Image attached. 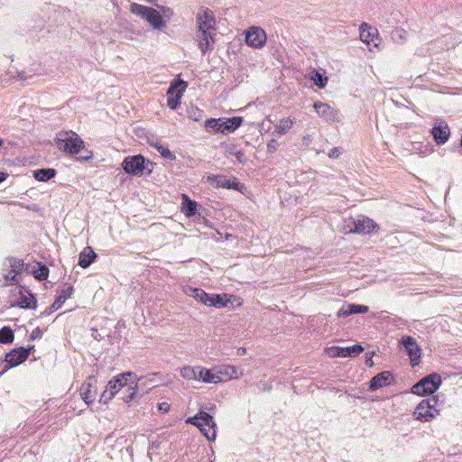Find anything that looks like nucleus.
I'll use <instances>...</instances> for the list:
<instances>
[{"instance_id":"c9c22d12","label":"nucleus","mask_w":462,"mask_h":462,"mask_svg":"<svg viewBox=\"0 0 462 462\" xmlns=\"http://www.w3.org/2000/svg\"><path fill=\"white\" fill-rule=\"evenodd\" d=\"M150 145L157 150L162 158L175 160L176 156L169 150L167 146L161 144L159 142H151Z\"/></svg>"},{"instance_id":"412c9836","label":"nucleus","mask_w":462,"mask_h":462,"mask_svg":"<svg viewBox=\"0 0 462 462\" xmlns=\"http://www.w3.org/2000/svg\"><path fill=\"white\" fill-rule=\"evenodd\" d=\"M368 310V306L356 303H348L342 306V308L337 311V316L346 318L354 314L366 313Z\"/></svg>"},{"instance_id":"a211bd4d","label":"nucleus","mask_w":462,"mask_h":462,"mask_svg":"<svg viewBox=\"0 0 462 462\" xmlns=\"http://www.w3.org/2000/svg\"><path fill=\"white\" fill-rule=\"evenodd\" d=\"M415 420L429 422L437 417L436 413L430 410L429 401H420L413 412Z\"/></svg>"},{"instance_id":"0eeeda50","label":"nucleus","mask_w":462,"mask_h":462,"mask_svg":"<svg viewBox=\"0 0 462 462\" xmlns=\"http://www.w3.org/2000/svg\"><path fill=\"white\" fill-rule=\"evenodd\" d=\"M188 87V83L183 79H173L167 90V105L171 110H175L180 104L181 97Z\"/></svg>"},{"instance_id":"c85d7f7f","label":"nucleus","mask_w":462,"mask_h":462,"mask_svg":"<svg viewBox=\"0 0 462 462\" xmlns=\"http://www.w3.org/2000/svg\"><path fill=\"white\" fill-rule=\"evenodd\" d=\"M128 378L132 381L140 382L141 378H137V375L134 372H125L121 373L116 376H114L112 379H117L118 383L116 384L120 387V389L127 388V380Z\"/></svg>"},{"instance_id":"f3484780","label":"nucleus","mask_w":462,"mask_h":462,"mask_svg":"<svg viewBox=\"0 0 462 462\" xmlns=\"http://www.w3.org/2000/svg\"><path fill=\"white\" fill-rule=\"evenodd\" d=\"M199 32H210L215 30L216 20L213 12L206 9L197 14Z\"/></svg>"},{"instance_id":"72a5a7b5","label":"nucleus","mask_w":462,"mask_h":462,"mask_svg":"<svg viewBox=\"0 0 462 462\" xmlns=\"http://www.w3.org/2000/svg\"><path fill=\"white\" fill-rule=\"evenodd\" d=\"M205 128L208 132H214V133H221L223 134L222 130V118H209L205 121Z\"/></svg>"},{"instance_id":"423d86ee","label":"nucleus","mask_w":462,"mask_h":462,"mask_svg":"<svg viewBox=\"0 0 462 462\" xmlns=\"http://www.w3.org/2000/svg\"><path fill=\"white\" fill-rule=\"evenodd\" d=\"M59 147L69 154H78L84 148L83 140L74 132L60 133Z\"/></svg>"},{"instance_id":"1a4fd4ad","label":"nucleus","mask_w":462,"mask_h":462,"mask_svg":"<svg viewBox=\"0 0 462 462\" xmlns=\"http://www.w3.org/2000/svg\"><path fill=\"white\" fill-rule=\"evenodd\" d=\"M28 359V352L24 350L23 346L14 348L5 356V362L7 365L0 373V375L5 373L8 369L18 366Z\"/></svg>"},{"instance_id":"dca6fc26","label":"nucleus","mask_w":462,"mask_h":462,"mask_svg":"<svg viewBox=\"0 0 462 462\" xmlns=\"http://www.w3.org/2000/svg\"><path fill=\"white\" fill-rule=\"evenodd\" d=\"M394 382L393 374L391 371H383L373 376L369 382V390L374 392L383 386L391 385Z\"/></svg>"},{"instance_id":"79ce46f5","label":"nucleus","mask_w":462,"mask_h":462,"mask_svg":"<svg viewBox=\"0 0 462 462\" xmlns=\"http://www.w3.org/2000/svg\"><path fill=\"white\" fill-rule=\"evenodd\" d=\"M313 79L315 85L319 87V88H325L328 82V78L324 77L322 74H320L318 71H315L314 75L311 77Z\"/></svg>"},{"instance_id":"9d476101","label":"nucleus","mask_w":462,"mask_h":462,"mask_svg":"<svg viewBox=\"0 0 462 462\" xmlns=\"http://www.w3.org/2000/svg\"><path fill=\"white\" fill-rule=\"evenodd\" d=\"M266 39V33L261 27L251 26L245 31V43L252 48H262Z\"/></svg>"},{"instance_id":"c03bdc74","label":"nucleus","mask_w":462,"mask_h":462,"mask_svg":"<svg viewBox=\"0 0 462 462\" xmlns=\"http://www.w3.org/2000/svg\"><path fill=\"white\" fill-rule=\"evenodd\" d=\"M116 383H118L117 379H111L108 381L106 386L109 393H114V396L121 390L120 387L116 384Z\"/></svg>"},{"instance_id":"49530a36","label":"nucleus","mask_w":462,"mask_h":462,"mask_svg":"<svg viewBox=\"0 0 462 462\" xmlns=\"http://www.w3.org/2000/svg\"><path fill=\"white\" fill-rule=\"evenodd\" d=\"M341 349H342V347H340V346H332V347L327 348V352L330 357H341V352H340Z\"/></svg>"},{"instance_id":"4c0bfd02","label":"nucleus","mask_w":462,"mask_h":462,"mask_svg":"<svg viewBox=\"0 0 462 462\" xmlns=\"http://www.w3.org/2000/svg\"><path fill=\"white\" fill-rule=\"evenodd\" d=\"M192 296L198 301H199L207 306H209V303L211 301L210 296H212V294L207 293L204 290H202L200 288H195L193 290Z\"/></svg>"},{"instance_id":"e433bc0d","label":"nucleus","mask_w":462,"mask_h":462,"mask_svg":"<svg viewBox=\"0 0 462 462\" xmlns=\"http://www.w3.org/2000/svg\"><path fill=\"white\" fill-rule=\"evenodd\" d=\"M14 340V330L9 326H5L0 328V343L11 344Z\"/></svg>"},{"instance_id":"c756f323","label":"nucleus","mask_w":462,"mask_h":462,"mask_svg":"<svg viewBox=\"0 0 462 462\" xmlns=\"http://www.w3.org/2000/svg\"><path fill=\"white\" fill-rule=\"evenodd\" d=\"M138 383L139 382L134 383V381H132V382H130V383H128V386L124 391L123 396H122V400L125 402L129 403L130 402H132L133 400L135 399V397L137 395L136 389H137Z\"/></svg>"},{"instance_id":"ddd939ff","label":"nucleus","mask_w":462,"mask_h":462,"mask_svg":"<svg viewBox=\"0 0 462 462\" xmlns=\"http://www.w3.org/2000/svg\"><path fill=\"white\" fill-rule=\"evenodd\" d=\"M208 182L216 188H224L238 191H241V189L244 187L236 177L226 179L224 176L209 175L208 177Z\"/></svg>"},{"instance_id":"58836bf2","label":"nucleus","mask_w":462,"mask_h":462,"mask_svg":"<svg viewBox=\"0 0 462 462\" xmlns=\"http://www.w3.org/2000/svg\"><path fill=\"white\" fill-rule=\"evenodd\" d=\"M226 152L229 155L235 156L240 163H245L247 161L245 154L241 150H237L234 144L227 146Z\"/></svg>"},{"instance_id":"b1692460","label":"nucleus","mask_w":462,"mask_h":462,"mask_svg":"<svg viewBox=\"0 0 462 462\" xmlns=\"http://www.w3.org/2000/svg\"><path fill=\"white\" fill-rule=\"evenodd\" d=\"M221 118H222L223 134L235 132L241 126V125L244 121V118L242 116H233V117H229V118L221 117Z\"/></svg>"},{"instance_id":"2eb2a0df","label":"nucleus","mask_w":462,"mask_h":462,"mask_svg":"<svg viewBox=\"0 0 462 462\" xmlns=\"http://www.w3.org/2000/svg\"><path fill=\"white\" fill-rule=\"evenodd\" d=\"M20 298L13 303V307H20L24 310H35L37 308V299L34 294L20 285Z\"/></svg>"},{"instance_id":"20e7f679","label":"nucleus","mask_w":462,"mask_h":462,"mask_svg":"<svg viewBox=\"0 0 462 462\" xmlns=\"http://www.w3.org/2000/svg\"><path fill=\"white\" fill-rule=\"evenodd\" d=\"M130 11L147 21L154 29L160 30L166 26V22L161 13L152 7L133 3L130 5Z\"/></svg>"},{"instance_id":"4be33fe9","label":"nucleus","mask_w":462,"mask_h":462,"mask_svg":"<svg viewBox=\"0 0 462 462\" xmlns=\"http://www.w3.org/2000/svg\"><path fill=\"white\" fill-rule=\"evenodd\" d=\"M97 258V254L90 246H86L79 255V265L86 269L89 267Z\"/></svg>"},{"instance_id":"bf43d9fd","label":"nucleus","mask_w":462,"mask_h":462,"mask_svg":"<svg viewBox=\"0 0 462 462\" xmlns=\"http://www.w3.org/2000/svg\"><path fill=\"white\" fill-rule=\"evenodd\" d=\"M366 365H373V361H372V358H369L365 361Z\"/></svg>"},{"instance_id":"5701e85b","label":"nucleus","mask_w":462,"mask_h":462,"mask_svg":"<svg viewBox=\"0 0 462 462\" xmlns=\"http://www.w3.org/2000/svg\"><path fill=\"white\" fill-rule=\"evenodd\" d=\"M359 32L360 39L364 42H366L367 44H369L370 42H374L376 45V43L374 42V37H378V31L376 28L372 27L366 23H363L359 27Z\"/></svg>"},{"instance_id":"7c9ffc66","label":"nucleus","mask_w":462,"mask_h":462,"mask_svg":"<svg viewBox=\"0 0 462 462\" xmlns=\"http://www.w3.org/2000/svg\"><path fill=\"white\" fill-rule=\"evenodd\" d=\"M364 351V347L360 344L342 347L340 350L341 357H356Z\"/></svg>"},{"instance_id":"a18cd8bd","label":"nucleus","mask_w":462,"mask_h":462,"mask_svg":"<svg viewBox=\"0 0 462 462\" xmlns=\"http://www.w3.org/2000/svg\"><path fill=\"white\" fill-rule=\"evenodd\" d=\"M113 398L114 393H109V391L106 388L100 396L99 402L106 404Z\"/></svg>"},{"instance_id":"f8f14e48","label":"nucleus","mask_w":462,"mask_h":462,"mask_svg":"<svg viewBox=\"0 0 462 462\" xmlns=\"http://www.w3.org/2000/svg\"><path fill=\"white\" fill-rule=\"evenodd\" d=\"M74 291V288L70 284H66L61 290H60L59 296L55 299L54 302L41 313V317L49 316L54 311L60 310L65 301L71 298Z\"/></svg>"},{"instance_id":"3c124183","label":"nucleus","mask_w":462,"mask_h":462,"mask_svg":"<svg viewBox=\"0 0 462 462\" xmlns=\"http://www.w3.org/2000/svg\"><path fill=\"white\" fill-rule=\"evenodd\" d=\"M42 333L40 328H34L30 335V340H35L37 338H40L42 337Z\"/></svg>"},{"instance_id":"de8ad7c7","label":"nucleus","mask_w":462,"mask_h":462,"mask_svg":"<svg viewBox=\"0 0 462 462\" xmlns=\"http://www.w3.org/2000/svg\"><path fill=\"white\" fill-rule=\"evenodd\" d=\"M277 147H278V143L274 139H272L267 143V152L270 153H273V152H276Z\"/></svg>"},{"instance_id":"cd10ccee","label":"nucleus","mask_w":462,"mask_h":462,"mask_svg":"<svg viewBox=\"0 0 462 462\" xmlns=\"http://www.w3.org/2000/svg\"><path fill=\"white\" fill-rule=\"evenodd\" d=\"M56 170L53 168L38 169L33 171V177L36 180L45 182L55 177Z\"/></svg>"},{"instance_id":"6e6d98bb","label":"nucleus","mask_w":462,"mask_h":462,"mask_svg":"<svg viewBox=\"0 0 462 462\" xmlns=\"http://www.w3.org/2000/svg\"><path fill=\"white\" fill-rule=\"evenodd\" d=\"M8 178V173L0 171V183L5 181Z\"/></svg>"},{"instance_id":"680f3d73","label":"nucleus","mask_w":462,"mask_h":462,"mask_svg":"<svg viewBox=\"0 0 462 462\" xmlns=\"http://www.w3.org/2000/svg\"><path fill=\"white\" fill-rule=\"evenodd\" d=\"M230 368H231V370H233L234 373L236 372L234 367L231 366Z\"/></svg>"},{"instance_id":"8fccbe9b","label":"nucleus","mask_w":462,"mask_h":462,"mask_svg":"<svg viewBox=\"0 0 462 462\" xmlns=\"http://www.w3.org/2000/svg\"><path fill=\"white\" fill-rule=\"evenodd\" d=\"M33 75H28L24 70H21L17 72L16 79L21 81H25L28 79H31Z\"/></svg>"},{"instance_id":"a878e982","label":"nucleus","mask_w":462,"mask_h":462,"mask_svg":"<svg viewBox=\"0 0 462 462\" xmlns=\"http://www.w3.org/2000/svg\"><path fill=\"white\" fill-rule=\"evenodd\" d=\"M199 381L207 383H217L222 381V378L219 374L212 373L210 370L203 368L200 366Z\"/></svg>"},{"instance_id":"09e8293b","label":"nucleus","mask_w":462,"mask_h":462,"mask_svg":"<svg viewBox=\"0 0 462 462\" xmlns=\"http://www.w3.org/2000/svg\"><path fill=\"white\" fill-rule=\"evenodd\" d=\"M93 157V153L91 151H85L84 152V154L80 155L78 157V161L79 162H87V161H89L91 160Z\"/></svg>"},{"instance_id":"aec40b11","label":"nucleus","mask_w":462,"mask_h":462,"mask_svg":"<svg viewBox=\"0 0 462 462\" xmlns=\"http://www.w3.org/2000/svg\"><path fill=\"white\" fill-rule=\"evenodd\" d=\"M313 108L320 117L327 121H334L336 119V110L327 103L316 101L313 104Z\"/></svg>"},{"instance_id":"f257e3e1","label":"nucleus","mask_w":462,"mask_h":462,"mask_svg":"<svg viewBox=\"0 0 462 462\" xmlns=\"http://www.w3.org/2000/svg\"><path fill=\"white\" fill-rule=\"evenodd\" d=\"M24 261L14 256H6L2 263L1 287H8L19 283L18 276L23 273Z\"/></svg>"},{"instance_id":"6ab92c4d","label":"nucleus","mask_w":462,"mask_h":462,"mask_svg":"<svg viewBox=\"0 0 462 462\" xmlns=\"http://www.w3.org/2000/svg\"><path fill=\"white\" fill-rule=\"evenodd\" d=\"M431 134L435 143L439 145L444 144L448 141L450 136V131L448 125L441 121L439 124H436L431 129Z\"/></svg>"},{"instance_id":"4d7b16f0","label":"nucleus","mask_w":462,"mask_h":462,"mask_svg":"<svg viewBox=\"0 0 462 462\" xmlns=\"http://www.w3.org/2000/svg\"><path fill=\"white\" fill-rule=\"evenodd\" d=\"M34 348V346H29L28 347H24V350L28 352V356H30L31 351Z\"/></svg>"},{"instance_id":"13d9d810","label":"nucleus","mask_w":462,"mask_h":462,"mask_svg":"<svg viewBox=\"0 0 462 462\" xmlns=\"http://www.w3.org/2000/svg\"><path fill=\"white\" fill-rule=\"evenodd\" d=\"M245 351H246V349H245V347H239V348H238V353H239V354H240V353L244 354V353H245Z\"/></svg>"},{"instance_id":"a19ab883","label":"nucleus","mask_w":462,"mask_h":462,"mask_svg":"<svg viewBox=\"0 0 462 462\" xmlns=\"http://www.w3.org/2000/svg\"><path fill=\"white\" fill-rule=\"evenodd\" d=\"M422 401H429L430 410L436 413V415H439L440 410L439 408V400L438 395H432L429 398L423 399Z\"/></svg>"},{"instance_id":"9b49d317","label":"nucleus","mask_w":462,"mask_h":462,"mask_svg":"<svg viewBox=\"0 0 462 462\" xmlns=\"http://www.w3.org/2000/svg\"><path fill=\"white\" fill-rule=\"evenodd\" d=\"M97 378L94 375H89L80 387V396L87 405L93 403L97 397Z\"/></svg>"},{"instance_id":"393cba45","label":"nucleus","mask_w":462,"mask_h":462,"mask_svg":"<svg viewBox=\"0 0 462 462\" xmlns=\"http://www.w3.org/2000/svg\"><path fill=\"white\" fill-rule=\"evenodd\" d=\"M198 203L191 200L188 195L182 194L181 212L188 217H194L197 212Z\"/></svg>"},{"instance_id":"5fc2aeb1","label":"nucleus","mask_w":462,"mask_h":462,"mask_svg":"<svg viewBox=\"0 0 462 462\" xmlns=\"http://www.w3.org/2000/svg\"><path fill=\"white\" fill-rule=\"evenodd\" d=\"M169 404L167 402L160 403L158 406L159 411H161L162 413H165L169 411Z\"/></svg>"},{"instance_id":"7ed1b4c3","label":"nucleus","mask_w":462,"mask_h":462,"mask_svg":"<svg viewBox=\"0 0 462 462\" xmlns=\"http://www.w3.org/2000/svg\"><path fill=\"white\" fill-rule=\"evenodd\" d=\"M186 423L196 426L208 441L217 437V423L209 413L199 411L196 415L189 417Z\"/></svg>"},{"instance_id":"473e14b6","label":"nucleus","mask_w":462,"mask_h":462,"mask_svg":"<svg viewBox=\"0 0 462 462\" xmlns=\"http://www.w3.org/2000/svg\"><path fill=\"white\" fill-rule=\"evenodd\" d=\"M293 124L294 119L282 118L277 125H275L274 132L280 135L285 134L292 127Z\"/></svg>"},{"instance_id":"ea45409f","label":"nucleus","mask_w":462,"mask_h":462,"mask_svg":"<svg viewBox=\"0 0 462 462\" xmlns=\"http://www.w3.org/2000/svg\"><path fill=\"white\" fill-rule=\"evenodd\" d=\"M187 114L189 118L195 122H199L204 117V111L193 106L188 107Z\"/></svg>"},{"instance_id":"37998d69","label":"nucleus","mask_w":462,"mask_h":462,"mask_svg":"<svg viewBox=\"0 0 462 462\" xmlns=\"http://www.w3.org/2000/svg\"><path fill=\"white\" fill-rule=\"evenodd\" d=\"M211 301L209 303V306H213L216 308H222L226 305V301L224 300L223 297L220 294H212L210 296Z\"/></svg>"},{"instance_id":"603ef678","label":"nucleus","mask_w":462,"mask_h":462,"mask_svg":"<svg viewBox=\"0 0 462 462\" xmlns=\"http://www.w3.org/2000/svg\"><path fill=\"white\" fill-rule=\"evenodd\" d=\"M340 154H341V151L337 147H334V148L330 149L328 152V156L330 158H334V159L338 158Z\"/></svg>"},{"instance_id":"864d4df0","label":"nucleus","mask_w":462,"mask_h":462,"mask_svg":"<svg viewBox=\"0 0 462 462\" xmlns=\"http://www.w3.org/2000/svg\"><path fill=\"white\" fill-rule=\"evenodd\" d=\"M160 9L164 16H170L172 14V10L167 6H160Z\"/></svg>"},{"instance_id":"f704fd0d","label":"nucleus","mask_w":462,"mask_h":462,"mask_svg":"<svg viewBox=\"0 0 462 462\" xmlns=\"http://www.w3.org/2000/svg\"><path fill=\"white\" fill-rule=\"evenodd\" d=\"M49 273L48 266L42 262H38L37 269L32 271L34 278L38 281H45L49 277Z\"/></svg>"},{"instance_id":"052dcab7","label":"nucleus","mask_w":462,"mask_h":462,"mask_svg":"<svg viewBox=\"0 0 462 462\" xmlns=\"http://www.w3.org/2000/svg\"><path fill=\"white\" fill-rule=\"evenodd\" d=\"M4 143V140L2 138H0V146H2Z\"/></svg>"},{"instance_id":"39448f33","label":"nucleus","mask_w":462,"mask_h":462,"mask_svg":"<svg viewBox=\"0 0 462 462\" xmlns=\"http://www.w3.org/2000/svg\"><path fill=\"white\" fill-rule=\"evenodd\" d=\"M441 383V376L438 373H431L414 383L411 393L419 396L430 395L437 392Z\"/></svg>"},{"instance_id":"f03ea898","label":"nucleus","mask_w":462,"mask_h":462,"mask_svg":"<svg viewBox=\"0 0 462 462\" xmlns=\"http://www.w3.org/2000/svg\"><path fill=\"white\" fill-rule=\"evenodd\" d=\"M153 166L154 163L142 154L126 156L122 162L124 171L132 176H149L153 171Z\"/></svg>"},{"instance_id":"6e6552de","label":"nucleus","mask_w":462,"mask_h":462,"mask_svg":"<svg viewBox=\"0 0 462 462\" xmlns=\"http://www.w3.org/2000/svg\"><path fill=\"white\" fill-rule=\"evenodd\" d=\"M400 345L402 346L409 356L411 367L419 365L421 359V347L417 344L414 337L404 335L400 339Z\"/></svg>"},{"instance_id":"bb28decb","label":"nucleus","mask_w":462,"mask_h":462,"mask_svg":"<svg viewBox=\"0 0 462 462\" xmlns=\"http://www.w3.org/2000/svg\"><path fill=\"white\" fill-rule=\"evenodd\" d=\"M200 34L198 37L200 39L199 43V49L202 53H206L207 51L212 49V43L214 42L213 36L211 32H199Z\"/></svg>"},{"instance_id":"4468645a","label":"nucleus","mask_w":462,"mask_h":462,"mask_svg":"<svg viewBox=\"0 0 462 462\" xmlns=\"http://www.w3.org/2000/svg\"><path fill=\"white\" fill-rule=\"evenodd\" d=\"M354 227L350 230L352 233L370 235L374 230L378 229V225L371 218L359 216L353 221Z\"/></svg>"},{"instance_id":"2f4dec72","label":"nucleus","mask_w":462,"mask_h":462,"mask_svg":"<svg viewBox=\"0 0 462 462\" xmlns=\"http://www.w3.org/2000/svg\"><path fill=\"white\" fill-rule=\"evenodd\" d=\"M200 366H184L180 369V375L186 380L199 381Z\"/></svg>"}]
</instances>
